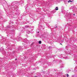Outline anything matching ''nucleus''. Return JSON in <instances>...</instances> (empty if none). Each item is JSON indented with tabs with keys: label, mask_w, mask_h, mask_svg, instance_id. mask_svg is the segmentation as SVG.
<instances>
[{
	"label": "nucleus",
	"mask_w": 77,
	"mask_h": 77,
	"mask_svg": "<svg viewBox=\"0 0 77 77\" xmlns=\"http://www.w3.org/2000/svg\"><path fill=\"white\" fill-rule=\"evenodd\" d=\"M55 28H57V26H55Z\"/></svg>",
	"instance_id": "39448f33"
},
{
	"label": "nucleus",
	"mask_w": 77,
	"mask_h": 77,
	"mask_svg": "<svg viewBox=\"0 0 77 77\" xmlns=\"http://www.w3.org/2000/svg\"><path fill=\"white\" fill-rule=\"evenodd\" d=\"M60 45H62V44L61 43H60Z\"/></svg>",
	"instance_id": "423d86ee"
},
{
	"label": "nucleus",
	"mask_w": 77,
	"mask_h": 77,
	"mask_svg": "<svg viewBox=\"0 0 77 77\" xmlns=\"http://www.w3.org/2000/svg\"><path fill=\"white\" fill-rule=\"evenodd\" d=\"M56 8H55V10H57H57H59V8H58V7H56Z\"/></svg>",
	"instance_id": "f257e3e1"
},
{
	"label": "nucleus",
	"mask_w": 77,
	"mask_h": 77,
	"mask_svg": "<svg viewBox=\"0 0 77 77\" xmlns=\"http://www.w3.org/2000/svg\"><path fill=\"white\" fill-rule=\"evenodd\" d=\"M38 33H39V32H38Z\"/></svg>",
	"instance_id": "6e6552de"
},
{
	"label": "nucleus",
	"mask_w": 77,
	"mask_h": 77,
	"mask_svg": "<svg viewBox=\"0 0 77 77\" xmlns=\"http://www.w3.org/2000/svg\"><path fill=\"white\" fill-rule=\"evenodd\" d=\"M34 77H37V76H35Z\"/></svg>",
	"instance_id": "9d476101"
},
{
	"label": "nucleus",
	"mask_w": 77,
	"mask_h": 77,
	"mask_svg": "<svg viewBox=\"0 0 77 77\" xmlns=\"http://www.w3.org/2000/svg\"><path fill=\"white\" fill-rule=\"evenodd\" d=\"M38 43L39 44H41V41H39L38 42Z\"/></svg>",
	"instance_id": "f03ea898"
},
{
	"label": "nucleus",
	"mask_w": 77,
	"mask_h": 77,
	"mask_svg": "<svg viewBox=\"0 0 77 77\" xmlns=\"http://www.w3.org/2000/svg\"><path fill=\"white\" fill-rule=\"evenodd\" d=\"M67 77H69V75H68V74H67Z\"/></svg>",
	"instance_id": "20e7f679"
},
{
	"label": "nucleus",
	"mask_w": 77,
	"mask_h": 77,
	"mask_svg": "<svg viewBox=\"0 0 77 77\" xmlns=\"http://www.w3.org/2000/svg\"><path fill=\"white\" fill-rule=\"evenodd\" d=\"M15 60H17V59H15Z\"/></svg>",
	"instance_id": "1a4fd4ad"
},
{
	"label": "nucleus",
	"mask_w": 77,
	"mask_h": 77,
	"mask_svg": "<svg viewBox=\"0 0 77 77\" xmlns=\"http://www.w3.org/2000/svg\"><path fill=\"white\" fill-rule=\"evenodd\" d=\"M68 3H69V2H72V1H71V0H69L68 2Z\"/></svg>",
	"instance_id": "7ed1b4c3"
},
{
	"label": "nucleus",
	"mask_w": 77,
	"mask_h": 77,
	"mask_svg": "<svg viewBox=\"0 0 77 77\" xmlns=\"http://www.w3.org/2000/svg\"><path fill=\"white\" fill-rule=\"evenodd\" d=\"M73 15H75V14H74Z\"/></svg>",
	"instance_id": "0eeeda50"
}]
</instances>
